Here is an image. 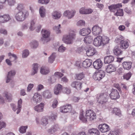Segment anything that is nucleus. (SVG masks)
<instances>
[{"label": "nucleus", "mask_w": 135, "mask_h": 135, "mask_svg": "<svg viewBox=\"0 0 135 135\" xmlns=\"http://www.w3.org/2000/svg\"><path fill=\"white\" fill-rule=\"evenodd\" d=\"M79 119L84 122H86L87 121V119H89L90 121L93 120L96 118L95 113L92 110H89L86 111L85 117H84V113L82 112L80 114Z\"/></svg>", "instance_id": "nucleus-1"}, {"label": "nucleus", "mask_w": 135, "mask_h": 135, "mask_svg": "<svg viewBox=\"0 0 135 135\" xmlns=\"http://www.w3.org/2000/svg\"><path fill=\"white\" fill-rule=\"evenodd\" d=\"M28 15V12L26 10H23L17 13L15 17L17 21L22 22L24 21Z\"/></svg>", "instance_id": "nucleus-2"}, {"label": "nucleus", "mask_w": 135, "mask_h": 135, "mask_svg": "<svg viewBox=\"0 0 135 135\" xmlns=\"http://www.w3.org/2000/svg\"><path fill=\"white\" fill-rule=\"evenodd\" d=\"M76 34L74 32H70L64 36L62 40L67 44H72L74 40L75 39Z\"/></svg>", "instance_id": "nucleus-3"}, {"label": "nucleus", "mask_w": 135, "mask_h": 135, "mask_svg": "<svg viewBox=\"0 0 135 135\" xmlns=\"http://www.w3.org/2000/svg\"><path fill=\"white\" fill-rule=\"evenodd\" d=\"M41 33L42 37L41 40L43 43L45 44L50 41V32L49 30L42 29Z\"/></svg>", "instance_id": "nucleus-4"}, {"label": "nucleus", "mask_w": 135, "mask_h": 135, "mask_svg": "<svg viewBox=\"0 0 135 135\" xmlns=\"http://www.w3.org/2000/svg\"><path fill=\"white\" fill-rule=\"evenodd\" d=\"M22 101L21 99H20L18 101L17 107L14 104H11V107L14 111H15L16 110H17V114H18L21 111L22 108Z\"/></svg>", "instance_id": "nucleus-5"}, {"label": "nucleus", "mask_w": 135, "mask_h": 135, "mask_svg": "<svg viewBox=\"0 0 135 135\" xmlns=\"http://www.w3.org/2000/svg\"><path fill=\"white\" fill-rule=\"evenodd\" d=\"M105 76V73L102 70H100L95 73L93 76V78L95 80H100Z\"/></svg>", "instance_id": "nucleus-6"}, {"label": "nucleus", "mask_w": 135, "mask_h": 135, "mask_svg": "<svg viewBox=\"0 0 135 135\" xmlns=\"http://www.w3.org/2000/svg\"><path fill=\"white\" fill-rule=\"evenodd\" d=\"M108 95L106 93H101L98 97V101L101 104H103L107 100Z\"/></svg>", "instance_id": "nucleus-7"}, {"label": "nucleus", "mask_w": 135, "mask_h": 135, "mask_svg": "<svg viewBox=\"0 0 135 135\" xmlns=\"http://www.w3.org/2000/svg\"><path fill=\"white\" fill-rule=\"evenodd\" d=\"M42 99L41 95L37 93H35L31 99L32 103L37 104L38 103L40 102Z\"/></svg>", "instance_id": "nucleus-8"}, {"label": "nucleus", "mask_w": 135, "mask_h": 135, "mask_svg": "<svg viewBox=\"0 0 135 135\" xmlns=\"http://www.w3.org/2000/svg\"><path fill=\"white\" fill-rule=\"evenodd\" d=\"M109 95L112 99L116 100L120 97V95L118 91L116 89H112Z\"/></svg>", "instance_id": "nucleus-9"}, {"label": "nucleus", "mask_w": 135, "mask_h": 135, "mask_svg": "<svg viewBox=\"0 0 135 135\" xmlns=\"http://www.w3.org/2000/svg\"><path fill=\"white\" fill-rule=\"evenodd\" d=\"M72 108L70 104H66L60 107V111L62 113H66L70 112Z\"/></svg>", "instance_id": "nucleus-10"}, {"label": "nucleus", "mask_w": 135, "mask_h": 135, "mask_svg": "<svg viewBox=\"0 0 135 135\" xmlns=\"http://www.w3.org/2000/svg\"><path fill=\"white\" fill-rule=\"evenodd\" d=\"M98 128L100 131L103 133L106 132L110 129L109 126L105 124L99 125Z\"/></svg>", "instance_id": "nucleus-11"}, {"label": "nucleus", "mask_w": 135, "mask_h": 135, "mask_svg": "<svg viewBox=\"0 0 135 135\" xmlns=\"http://www.w3.org/2000/svg\"><path fill=\"white\" fill-rule=\"evenodd\" d=\"M102 32L101 28L97 25L94 26L92 28V33L95 36H97L99 34Z\"/></svg>", "instance_id": "nucleus-12"}, {"label": "nucleus", "mask_w": 135, "mask_h": 135, "mask_svg": "<svg viewBox=\"0 0 135 135\" xmlns=\"http://www.w3.org/2000/svg\"><path fill=\"white\" fill-rule=\"evenodd\" d=\"M93 65L95 69H99L102 66V62L100 59H97L93 62Z\"/></svg>", "instance_id": "nucleus-13"}, {"label": "nucleus", "mask_w": 135, "mask_h": 135, "mask_svg": "<svg viewBox=\"0 0 135 135\" xmlns=\"http://www.w3.org/2000/svg\"><path fill=\"white\" fill-rule=\"evenodd\" d=\"M11 19L10 16L8 15H5L0 16V23L7 22Z\"/></svg>", "instance_id": "nucleus-14"}, {"label": "nucleus", "mask_w": 135, "mask_h": 135, "mask_svg": "<svg viewBox=\"0 0 135 135\" xmlns=\"http://www.w3.org/2000/svg\"><path fill=\"white\" fill-rule=\"evenodd\" d=\"M76 12L75 11H70L67 10L65 11L64 15L65 16L67 17L69 19H70L74 16Z\"/></svg>", "instance_id": "nucleus-15"}, {"label": "nucleus", "mask_w": 135, "mask_h": 135, "mask_svg": "<svg viewBox=\"0 0 135 135\" xmlns=\"http://www.w3.org/2000/svg\"><path fill=\"white\" fill-rule=\"evenodd\" d=\"M82 84L80 82L74 81L71 84V86L73 88H74L78 90H80L81 88Z\"/></svg>", "instance_id": "nucleus-16"}, {"label": "nucleus", "mask_w": 135, "mask_h": 135, "mask_svg": "<svg viewBox=\"0 0 135 135\" xmlns=\"http://www.w3.org/2000/svg\"><path fill=\"white\" fill-rule=\"evenodd\" d=\"M88 135H99L100 132L97 129L92 128L88 131Z\"/></svg>", "instance_id": "nucleus-17"}, {"label": "nucleus", "mask_w": 135, "mask_h": 135, "mask_svg": "<svg viewBox=\"0 0 135 135\" xmlns=\"http://www.w3.org/2000/svg\"><path fill=\"white\" fill-rule=\"evenodd\" d=\"M86 54L88 56H92L95 54L96 52L95 49L92 47H89L86 50Z\"/></svg>", "instance_id": "nucleus-18"}, {"label": "nucleus", "mask_w": 135, "mask_h": 135, "mask_svg": "<svg viewBox=\"0 0 135 135\" xmlns=\"http://www.w3.org/2000/svg\"><path fill=\"white\" fill-rule=\"evenodd\" d=\"M102 46H103L104 45L108 43L109 39L107 37L103 36H100Z\"/></svg>", "instance_id": "nucleus-19"}, {"label": "nucleus", "mask_w": 135, "mask_h": 135, "mask_svg": "<svg viewBox=\"0 0 135 135\" xmlns=\"http://www.w3.org/2000/svg\"><path fill=\"white\" fill-rule=\"evenodd\" d=\"M44 104L43 103H41L39 104L38 105L34 107V110L37 112H43Z\"/></svg>", "instance_id": "nucleus-20"}, {"label": "nucleus", "mask_w": 135, "mask_h": 135, "mask_svg": "<svg viewBox=\"0 0 135 135\" xmlns=\"http://www.w3.org/2000/svg\"><path fill=\"white\" fill-rule=\"evenodd\" d=\"M91 32V30L89 28H83L80 30L79 33L81 35L84 36L89 35Z\"/></svg>", "instance_id": "nucleus-21"}, {"label": "nucleus", "mask_w": 135, "mask_h": 135, "mask_svg": "<svg viewBox=\"0 0 135 135\" xmlns=\"http://www.w3.org/2000/svg\"><path fill=\"white\" fill-rule=\"evenodd\" d=\"M62 86L59 84L56 85L54 88V93L56 95H57L61 93L62 90Z\"/></svg>", "instance_id": "nucleus-22"}, {"label": "nucleus", "mask_w": 135, "mask_h": 135, "mask_svg": "<svg viewBox=\"0 0 135 135\" xmlns=\"http://www.w3.org/2000/svg\"><path fill=\"white\" fill-rule=\"evenodd\" d=\"M116 70V68L115 66L112 64L108 65L106 69V72L108 73H111L115 71Z\"/></svg>", "instance_id": "nucleus-23"}, {"label": "nucleus", "mask_w": 135, "mask_h": 135, "mask_svg": "<svg viewBox=\"0 0 135 135\" xmlns=\"http://www.w3.org/2000/svg\"><path fill=\"white\" fill-rule=\"evenodd\" d=\"M64 74L58 72H56L54 73V76H52L51 78L52 83H53L55 81L56 79L55 78V77L60 78Z\"/></svg>", "instance_id": "nucleus-24"}, {"label": "nucleus", "mask_w": 135, "mask_h": 135, "mask_svg": "<svg viewBox=\"0 0 135 135\" xmlns=\"http://www.w3.org/2000/svg\"><path fill=\"white\" fill-rule=\"evenodd\" d=\"M104 59V62L105 64H109L113 61L114 58L113 56L109 55L105 57Z\"/></svg>", "instance_id": "nucleus-25"}, {"label": "nucleus", "mask_w": 135, "mask_h": 135, "mask_svg": "<svg viewBox=\"0 0 135 135\" xmlns=\"http://www.w3.org/2000/svg\"><path fill=\"white\" fill-rule=\"evenodd\" d=\"M122 6L121 3L118 4H112L108 7V8L110 11L111 12H113L114 11V10L115 9L117 10L118 8H119L120 7H121Z\"/></svg>", "instance_id": "nucleus-26"}, {"label": "nucleus", "mask_w": 135, "mask_h": 135, "mask_svg": "<svg viewBox=\"0 0 135 135\" xmlns=\"http://www.w3.org/2000/svg\"><path fill=\"white\" fill-rule=\"evenodd\" d=\"M92 61L91 60L86 59L83 62V66L87 68L89 67L92 64Z\"/></svg>", "instance_id": "nucleus-27"}, {"label": "nucleus", "mask_w": 135, "mask_h": 135, "mask_svg": "<svg viewBox=\"0 0 135 135\" xmlns=\"http://www.w3.org/2000/svg\"><path fill=\"white\" fill-rule=\"evenodd\" d=\"M132 63L131 62L124 61L123 63V68L125 69L129 70L132 67Z\"/></svg>", "instance_id": "nucleus-28"}, {"label": "nucleus", "mask_w": 135, "mask_h": 135, "mask_svg": "<svg viewBox=\"0 0 135 135\" xmlns=\"http://www.w3.org/2000/svg\"><path fill=\"white\" fill-rule=\"evenodd\" d=\"M100 39V36L95 38L93 42V44L96 46H102Z\"/></svg>", "instance_id": "nucleus-29"}, {"label": "nucleus", "mask_w": 135, "mask_h": 135, "mask_svg": "<svg viewBox=\"0 0 135 135\" xmlns=\"http://www.w3.org/2000/svg\"><path fill=\"white\" fill-rule=\"evenodd\" d=\"M120 45L121 49L125 50L128 47L129 43L127 41L124 40Z\"/></svg>", "instance_id": "nucleus-30"}, {"label": "nucleus", "mask_w": 135, "mask_h": 135, "mask_svg": "<svg viewBox=\"0 0 135 135\" xmlns=\"http://www.w3.org/2000/svg\"><path fill=\"white\" fill-rule=\"evenodd\" d=\"M114 54L117 56L121 55L122 54V51L117 47H115L113 50Z\"/></svg>", "instance_id": "nucleus-31"}, {"label": "nucleus", "mask_w": 135, "mask_h": 135, "mask_svg": "<svg viewBox=\"0 0 135 135\" xmlns=\"http://www.w3.org/2000/svg\"><path fill=\"white\" fill-rule=\"evenodd\" d=\"M58 128V125L57 124H55L52 126L50 129L48 130V132L50 134H53L57 131Z\"/></svg>", "instance_id": "nucleus-32"}, {"label": "nucleus", "mask_w": 135, "mask_h": 135, "mask_svg": "<svg viewBox=\"0 0 135 135\" xmlns=\"http://www.w3.org/2000/svg\"><path fill=\"white\" fill-rule=\"evenodd\" d=\"M43 95L45 98H50L52 97L51 92L49 90H46L43 92Z\"/></svg>", "instance_id": "nucleus-33"}, {"label": "nucleus", "mask_w": 135, "mask_h": 135, "mask_svg": "<svg viewBox=\"0 0 135 135\" xmlns=\"http://www.w3.org/2000/svg\"><path fill=\"white\" fill-rule=\"evenodd\" d=\"M49 72V70L47 68L45 67H42L41 68L40 73L42 74L46 75L48 74Z\"/></svg>", "instance_id": "nucleus-34"}, {"label": "nucleus", "mask_w": 135, "mask_h": 135, "mask_svg": "<svg viewBox=\"0 0 135 135\" xmlns=\"http://www.w3.org/2000/svg\"><path fill=\"white\" fill-rule=\"evenodd\" d=\"M52 15L53 18L56 19H57L60 18L61 16V15L59 12L55 11L52 13Z\"/></svg>", "instance_id": "nucleus-35"}, {"label": "nucleus", "mask_w": 135, "mask_h": 135, "mask_svg": "<svg viewBox=\"0 0 135 135\" xmlns=\"http://www.w3.org/2000/svg\"><path fill=\"white\" fill-rule=\"evenodd\" d=\"M40 123L43 126H45L48 123V119L45 117H42L41 119Z\"/></svg>", "instance_id": "nucleus-36"}, {"label": "nucleus", "mask_w": 135, "mask_h": 135, "mask_svg": "<svg viewBox=\"0 0 135 135\" xmlns=\"http://www.w3.org/2000/svg\"><path fill=\"white\" fill-rule=\"evenodd\" d=\"M92 36H88L85 37L84 39V41L86 44L90 43L92 41Z\"/></svg>", "instance_id": "nucleus-37"}, {"label": "nucleus", "mask_w": 135, "mask_h": 135, "mask_svg": "<svg viewBox=\"0 0 135 135\" xmlns=\"http://www.w3.org/2000/svg\"><path fill=\"white\" fill-rule=\"evenodd\" d=\"M56 57V53L54 52L49 58L48 61L49 62L52 63L55 60Z\"/></svg>", "instance_id": "nucleus-38"}, {"label": "nucleus", "mask_w": 135, "mask_h": 135, "mask_svg": "<svg viewBox=\"0 0 135 135\" xmlns=\"http://www.w3.org/2000/svg\"><path fill=\"white\" fill-rule=\"evenodd\" d=\"M45 9L43 7H41L39 9V13L41 16L44 17L45 16Z\"/></svg>", "instance_id": "nucleus-39"}, {"label": "nucleus", "mask_w": 135, "mask_h": 135, "mask_svg": "<svg viewBox=\"0 0 135 135\" xmlns=\"http://www.w3.org/2000/svg\"><path fill=\"white\" fill-rule=\"evenodd\" d=\"M117 11L115 14V15L117 16H123V10L122 9H117Z\"/></svg>", "instance_id": "nucleus-40"}, {"label": "nucleus", "mask_w": 135, "mask_h": 135, "mask_svg": "<svg viewBox=\"0 0 135 135\" xmlns=\"http://www.w3.org/2000/svg\"><path fill=\"white\" fill-rule=\"evenodd\" d=\"M84 77V75L83 73L76 74L75 79L77 80H81Z\"/></svg>", "instance_id": "nucleus-41"}, {"label": "nucleus", "mask_w": 135, "mask_h": 135, "mask_svg": "<svg viewBox=\"0 0 135 135\" xmlns=\"http://www.w3.org/2000/svg\"><path fill=\"white\" fill-rule=\"evenodd\" d=\"M124 40L123 37L121 36H120L118 37L115 38V42L118 43H119L120 44Z\"/></svg>", "instance_id": "nucleus-42"}, {"label": "nucleus", "mask_w": 135, "mask_h": 135, "mask_svg": "<svg viewBox=\"0 0 135 135\" xmlns=\"http://www.w3.org/2000/svg\"><path fill=\"white\" fill-rule=\"evenodd\" d=\"M36 21L34 19L32 20L31 22L30 26L29 28V29L31 31L34 30L35 29V25Z\"/></svg>", "instance_id": "nucleus-43"}, {"label": "nucleus", "mask_w": 135, "mask_h": 135, "mask_svg": "<svg viewBox=\"0 0 135 135\" xmlns=\"http://www.w3.org/2000/svg\"><path fill=\"white\" fill-rule=\"evenodd\" d=\"M113 111V112L115 113L117 115H118L120 117L121 116V114L119 109L117 108H114Z\"/></svg>", "instance_id": "nucleus-44"}, {"label": "nucleus", "mask_w": 135, "mask_h": 135, "mask_svg": "<svg viewBox=\"0 0 135 135\" xmlns=\"http://www.w3.org/2000/svg\"><path fill=\"white\" fill-rule=\"evenodd\" d=\"M60 25L59 24L57 26H55L53 27L54 30L57 33L61 32V30H60Z\"/></svg>", "instance_id": "nucleus-45"}, {"label": "nucleus", "mask_w": 135, "mask_h": 135, "mask_svg": "<svg viewBox=\"0 0 135 135\" xmlns=\"http://www.w3.org/2000/svg\"><path fill=\"white\" fill-rule=\"evenodd\" d=\"M29 54V52L28 50L25 49L23 50L22 52V57L23 58L26 57Z\"/></svg>", "instance_id": "nucleus-46"}, {"label": "nucleus", "mask_w": 135, "mask_h": 135, "mask_svg": "<svg viewBox=\"0 0 135 135\" xmlns=\"http://www.w3.org/2000/svg\"><path fill=\"white\" fill-rule=\"evenodd\" d=\"M27 127V126L21 127L19 129L20 132L22 133H25L26 131V129Z\"/></svg>", "instance_id": "nucleus-47"}, {"label": "nucleus", "mask_w": 135, "mask_h": 135, "mask_svg": "<svg viewBox=\"0 0 135 135\" xmlns=\"http://www.w3.org/2000/svg\"><path fill=\"white\" fill-rule=\"evenodd\" d=\"M5 97L7 99L10 100L11 99V98L12 97V95L7 92H6L4 93Z\"/></svg>", "instance_id": "nucleus-48"}, {"label": "nucleus", "mask_w": 135, "mask_h": 135, "mask_svg": "<svg viewBox=\"0 0 135 135\" xmlns=\"http://www.w3.org/2000/svg\"><path fill=\"white\" fill-rule=\"evenodd\" d=\"M119 133V130H116L110 132L108 134V135H117Z\"/></svg>", "instance_id": "nucleus-49"}, {"label": "nucleus", "mask_w": 135, "mask_h": 135, "mask_svg": "<svg viewBox=\"0 0 135 135\" xmlns=\"http://www.w3.org/2000/svg\"><path fill=\"white\" fill-rule=\"evenodd\" d=\"M8 56L9 57V59L11 60L12 57L13 58V61H14L16 60L17 59V57L16 55L14 54H12L11 52H9L8 54Z\"/></svg>", "instance_id": "nucleus-50"}, {"label": "nucleus", "mask_w": 135, "mask_h": 135, "mask_svg": "<svg viewBox=\"0 0 135 135\" xmlns=\"http://www.w3.org/2000/svg\"><path fill=\"white\" fill-rule=\"evenodd\" d=\"M8 4L10 6H13L15 3V0H7Z\"/></svg>", "instance_id": "nucleus-51"}, {"label": "nucleus", "mask_w": 135, "mask_h": 135, "mask_svg": "<svg viewBox=\"0 0 135 135\" xmlns=\"http://www.w3.org/2000/svg\"><path fill=\"white\" fill-rule=\"evenodd\" d=\"M66 50V48L61 45L58 48V51L60 52H63L65 51Z\"/></svg>", "instance_id": "nucleus-52"}, {"label": "nucleus", "mask_w": 135, "mask_h": 135, "mask_svg": "<svg viewBox=\"0 0 135 135\" xmlns=\"http://www.w3.org/2000/svg\"><path fill=\"white\" fill-rule=\"evenodd\" d=\"M131 73H129L123 76V78L126 79V80H128L131 78Z\"/></svg>", "instance_id": "nucleus-53"}, {"label": "nucleus", "mask_w": 135, "mask_h": 135, "mask_svg": "<svg viewBox=\"0 0 135 135\" xmlns=\"http://www.w3.org/2000/svg\"><path fill=\"white\" fill-rule=\"evenodd\" d=\"M15 74L16 72L14 70H12L8 73L7 76L12 78V76L14 75Z\"/></svg>", "instance_id": "nucleus-54"}, {"label": "nucleus", "mask_w": 135, "mask_h": 135, "mask_svg": "<svg viewBox=\"0 0 135 135\" xmlns=\"http://www.w3.org/2000/svg\"><path fill=\"white\" fill-rule=\"evenodd\" d=\"M31 44L32 45L33 48H36L38 45V42L36 41H32L31 42Z\"/></svg>", "instance_id": "nucleus-55"}, {"label": "nucleus", "mask_w": 135, "mask_h": 135, "mask_svg": "<svg viewBox=\"0 0 135 135\" xmlns=\"http://www.w3.org/2000/svg\"><path fill=\"white\" fill-rule=\"evenodd\" d=\"M85 22L84 21L80 20L77 23V25L78 26H82L85 25Z\"/></svg>", "instance_id": "nucleus-56"}, {"label": "nucleus", "mask_w": 135, "mask_h": 135, "mask_svg": "<svg viewBox=\"0 0 135 135\" xmlns=\"http://www.w3.org/2000/svg\"><path fill=\"white\" fill-rule=\"evenodd\" d=\"M49 1L50 0H39L38 2L39 3L42 4H47L49 2Z\"/></svg>", "instance_id": "nucleus-57"}, {"label": "nucleus", "mask_w": 135, "mask_h": 135, "mask_svg": "<svg viewBox=\"0 0 135 135\" xmlns=\"http://www.w3.org/2000/svg\"><path fill=\"white\" fill-rule=\"evenodd\" d=\"M24 7L23 4H18V5L17 7V9L18 10L21 11L23 10Z\"/></svg>", "instance_id": "nucleus-58"}, {"label": "nucleus", "mask_w": 135, "mask_h": 135, "mask_svg": "<svg viewBox=\"0 0 135 135\" xmlns=\"http://www.w3.org/2000/svg\"><path fill=\"white\" fill-rule=\"evenodd\" d=\"M57 101L56 100H54L53 102L52 105V107L54 108H55L57 104Z\"/></svg>", "instance_id": "nucleus-59"}, {"label": "nucleus", "mask_w": 135, "mask_h": 135, "mask_svg": "<svg viewBox=\"0 0 135 135\" xmlns=\"http://www.w3.org/2000/svg\"><path fill=\"white\" fill-rule=\"evenodd\" d=\"M0 32L2 34L6 35L7 33V31L6 30L4 29L1 28L0 29Z\"/></svg>", "instance_id": "nucleus-60"}, {"label": "nucleus", "mask_w": 135, "mask_h": 135, "mask_svg": "<svg viewBox=\"0 0 135 135\" xmlns=\"http://www.w3.org/2000/svg\"><path fill=\"white\" fill-rule=\"evenodd\" d=\"M32 69L33 70H35L38 71V64L37 63L34 64L32 65Z\"/></svg>", "instance_id": "nucleus-61"}, {"label": "nucleus", "mask_w": 135, "mask_h": 135, "mask_svg": "<svg viewBox=\"0 0 135 135\" xmlns=\"http://www.w3.org/2000/svg\"><path fill=\"white\" fill-rule=\"evenodd\" d=\"M75 65L77 67L80 68L81 67V62L80 61H76L75 62Z\"/></svg>", "instance_id": "nucleus-62"}, {"label": "nucleus", "mask_w": 135, "mask_h": 135, "mask_svg": "<svg viewBox=\"0 0 135 135\" xmlns=\"http://www.w3.org/2000/svg\"><path fill=\"white\" fill-rule=\"evenodd\" d=\"M57 117L56 114H52L50 117V118L51 119L55 120Z\"/></svg>", "instance_id": "nucleus-63"}, {"label": "nucleus", "mask_w": 135, "mask_h": 135, "mask_svg": "<svg viewBox=\"0 0 135 135\" xmlns=\"http://www.w3.org/2000/svg\"><path fill=\"white\" fill-rule=\"evenodd\" d=\"M34 85L32 84H29L27 87V90L28 91H30L33 87Z\"/></svg>", "instance_id": "nucleus-64"}]
</instances>
